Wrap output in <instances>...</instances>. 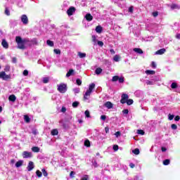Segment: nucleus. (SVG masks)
<instances>
[{"mask_svg": "<svg viewBox=\"0 0 180 180\" xmlns=\"http://www.w3.org/2000/svg\"><path fill=\"white\" fill-rule=\"evenodd\" d=\"M15 41L18 44V49H20V50H25V49H26L25 44H26V43H29V39H22V37L18 36L15 37Z\"/></svg>", "mask_w": 180, "mask_h": 180, "instance_id": "f257e3e1", "label": "nucleus"}, {"mask_svg": "<svg viewBox=\"0 0 180 180\" xmlns=\"http://www.w3.org/2000/svg\"><path fill=\"white\" fill-rule=\"evenodd\" d=\"M134 101L133 99L130 98L129 99V95L127 94H122L121 96V100L120 103H122V105H124V103H127L128 106H130V105H133Z\"/></svg>", "mask_w": 180, "mask_h": 180, "instance_id": "f03ea898", "label": "nucleus"}, {"mask_svg": "<svg viewBox=\"0 0 180 180\" xmlns=\"http://www.w3.org/2000/svg\"><path fill=\"white\" fill-rule=\"evenodd\" d=\"M94 83H92L89 86V89L86 91L85 94L84 95V101H87V99H89L88 96H91V94H92V91H94Z\"/></svg>", "mask_w": 180, "mask_h": 180, "instance_id": "7ed1b4c3", "label": "nucleus"}, {"mask_svg": "<svg viewBox=\"0 0 180 180\" xmlns=\"http://www.w3.org/2000/svg\"><path fill=\"white\" fill-rule=\"evenodd\" d=\"M58 91L60 94H65L67 92V84H60L58 85Z\"/></svg>", "mask_w": 180, "mask_h": 180, "instance_id": "20e7f679", "label": "nucleus"}, {"mask_svg": "<svg viewBox=\"0 0 180 180\" xmlns=\"http://www.w3.org/2000/svg\"><path fill=\"white\" fill-rule=\"evenodd\" d=\"M0 78L3 79V81H8L11 79V75H6L5 72H0Z\"/></svg>", "mask_w": 180, "mask_h": 180, "instance_id": "39448f33", "label": "nucleus"}, {"mask_svg": "<svg viewBox=\"0 0 180 180\" xmlns=\"http://www.w3.org/2000/svg\"><path fill=\"white\" fill-rule=\"evenodd\" d=\"M21 22L23 25H27L29 23V18H27V15L23 14L21 15Z\"/></svg>", "mask_w": 180, "mask_h": 180, "instance_id": "423d86ee", "label": "nucleus"}, {"mask_svg": "<svg viewBox=\"0 0 180 180\" xmlns=\"http://www.w3.org/2000/svg\"><path fill=\"white\" fill-rule=\"evenodd\" d=\"M75 11H76L75 7L71 6L67 11V14L68 15V16H72V15H74V13L75 12Z\"/></svg>", "mask_w": 180, "mask_h": 180, "instance_id": "0eeeda50", "label": "nucleus"}, {"mask_svg": "<svg viewBox=\"0 0 180 180\" xmlns=\"http://www.w3.org/2000/svg\"><path fill=\"white\" fill-rule=\"evenodd\" d=\"M22 157L23 158H32L33 155H32V152L24 151L22 153Z\"/></svg>", "mask_w": 180, "mask_h": 180, "instance_id": "6e6552de", "label": "nucleus"}, {"mask_svg": "<svg viewBox=\"0 0 180 180\" xmlns=\"http://www.w3.org/2000/svg\"><path fill=\"white\" fill-rule=\"evenodd\" d=\"M27 169L29 172L32 171V169H34V163L32 161H30L27 167Z\"/></svg>", "mask_w": 180, "mask_h": 180, "instance_id": "1a4fd4ad", "label": "nucleus"}, {"mask_svg": "<svg viewBox=\"0 0 180 180\" xmlns=\"http://www.w3.org/2000/svg\"><path fill=\"white\" fill-rule=\"evenodd\" d=\"M104 106L107 108V109H112L113 108V103L110 101H107L105 103Z\"/></svg>", "mask_w": 180, "mask_h": 180, "instance_id": "9d476101", "label": "nucleus"}, {"mask_svg": "<svg viewBox=\"0 0 180 180\" xmlns=\"http://www.w3.org/2000/svg\"><path fill=\"white\" fill-rule=\"evenodd\" d=\"M1 46L4 48V49H9V44H8V41H6V39H3L1 41Z\"/></svg>", "mask_w": 180, "mask_h": 180, "instance_id": "9b49d317", "label": "nucleus"}, {"mask_svg": "<svg viewBox=\"0 0 180 180\" xmlns=\"http://www.w3.org/2000/svg\"><path fill=\"white\" fill-rule=\"evenodd\" d=\"M85 18H86V20H87L88 22H91V20H93L94 16H92V15H91V13H87L85 15Z\"/></svg>", "mask_w": 180, "mask_h": 180, "instance_id": "f8f14e48", "label": "nucleus"}, {"mask_svg": "<svg viewBox=\"0 0 180 180\" xmlns=\"http://www.w3.org/2000/svg\"><path fill=\"white\" fill-rule=\"evenodd\" d=\"M8 101H10V102H15L16 96H15L14 94L10 95L8 97Z\"/></svg>", "mask_w": 180, "mask_h": 180, "instance_id": "ddd939ff", "label": "nucleus"}, {"mask_svg": "<svg viewBox=\"0 0 180 180\" xmlns=\"http://www.w3.org/2000/svg\"><path fill=\"white\" fill-rule=\"evenodd\" d=\"M170 8L172 11H174V9H180V7L178 4H172L170 6Z\"/></svg>", "mask_w": 180, "mask_h": 180, "instance_id": "4468645a", "label": "nucleus"}, {"mask_svg": "<svg viewBox=\"0 0 180 180\" xmlns=\"http://www.w3.org/2000/svg\"><path fill=\"white\" fill-rule=\"evenodd\" d=\"M165 51H166L165 49H161L156 51V54L161 56V55L164 54V53H165Z\"/></svg>", "mask_w": 180, "mask_h": 180, "instance_id": "2eb2a0df", "label": "nucleus"}, {"mask_svg": "<svg viewBox=\"0 0 180 180\" xmlns=\"http://www.w3.org/2000/svg\"><path fill=\"white\" fill-rule=\"evenodd\" d=\"M23 165V160H18L15 163V167L16 168H19L20 167H22Z\"/></svg>", "mask_w": 180, "mask_h": 180, "instance_id": "dca6fc26", "label": "nucleus"}, {"mask_svg": "<svg viewBox=\"0 0 180 180\" xmlns=\"http://www.w3.org/2000/svg\"><path fill=\"white\" fill-rule=\"evenodd\" d=\"M71 75H74V70L70 69L66 74V77L68 78L69 77H71Z\"/></svg>", "mask_w": 180, "mask_h": 180, "instance_id": "f3484780", "label": "nucleus"}, {"mask_svg": "<svg viewBox=\"0 0 180 180\" xmlns=\"http://www.w3.org/2000/svg\"><path fill=\"white\" fill-rule=\"evenodd\" d=\"M77 56L79 57V58H85V57H86V53L78 52Z\"/></svg>", "mask_w": 180, "mask_h": 180, "instance_id": "a211bd4d", "label": "nucleus"}, {"mask_svg": "<svg viewBox=\"0 0 180 180\" xmlns=\"http://www.w3.org/2000/svg\"><path fill=\"white\" fill-rule=\"evenodd\" d=\"M32 151L33 153H39L40 151V148L37 147V146H33L32 148Z\"/></svg>", "mask_w": 180, "mask_h": 180, "instance_id": "6ab92c4d", "label": "nucleus"}, {"mask_svg": "<svg viewBox=\"0 0 180 180\" xmlns=\"http://www.w3.org/2000/svg\"><path fill=\"white\" fill-rule=\"evenodd\" d=\"M134 51H135V53H138V54H143V50L140 48L134 49Z\"/></svg>", "mask_w": 180, "mask_h": 180, "instance_id": "aec40b11", "label": "nucleus"}, {"mask_svg": "<svg viewBox=\"0 0 180 180\" xmlns=\"http://www.w3.org/2000/svg\"><path fill=\"white\" fill-rule=\"evenodd\" d=\"M46 44L48 46H49L50 47H53L54 46V42L53 41L50 40V39H48L46 41Z\"/></svg>", "mask_w": 180, "mask_h": 180, "instance_id": "412c9836", "label": "nucleus"}, {"mask_svg": "<svg viewBox=\"0 0 180 180\" xmlns=\"http://www.w3.org/2000/svg\"><path fill=\"white\" fill-rule=\"evenodd\" d=\"M102 30H103V28L101 25H98L96 27V33H102Z\"/></svg>", "mask_w": 180, "mask_h": 180, "instance_id": "4be33fe9", "label": "nucleus"}, {"mask_svg": "<svg viewBox=\"0 0 180 180\" xmlns=\"http://www.w3.org/2000/svg\"><path fill=\"white\" fill-rule=\"evenodd\" d=\"M51 136H58V130L57 129H53L51 131Z\"/></svg>", "mask_w": 180, "mask_h": 180, "instance_id": "5701e85b", "label": "nucleus"}, {"mask_svg": "<svg viewBox=\"0 0 180 180\" xmlns=\"http://www.w3.org/2000/svg\"><path fill=\"white\" fill-rule=\"evenodd\" d=\"M132 153L135 154V155H139L140 154V149L139 148H135L132 150Z\"/></svg>", "mask_w": 180, "mask_h": 180, "instance_id": "b1692460", "label": "nucleus"}, {"mask_svg": "<svg viewBox=\"0 0 180 180\" xmlns=\"http://www.w3.org/2000/svg\"><path fill=\"white\" fill-rule=\"evenodd\" d=\"M146 74H147L148 75H154V74H155V71H154V70H146Z\"/></svg>", "mask_w": 180, "mask_h": 180, "instance_id": "393cba45", "label": "nucleus"}, {"mask_svg": "<svg viewBox=\"0 0 180 180\" xmlns=\"http://www.w3.org/2000/svg\"><path fill=\"white\" fill-rule=\"evenodd\" d=\"M95 72L96 74V75H99V74L102 73V68H98L96 69Z\"/></svg>", "mask_w": 180, "mask_h": 180, "instance_id": "a878e982", "label": "nucleus"}, {"mask_svg": "<svg viewBox=\"0 0 180 180\" xmlns=\"http://www.w3.org/2000/svg\"><path fill=\"white\" fill-rule=\"evenodd\" d=\"M171 88L172 89H176V88H178V84H176V82L172 83Z\"/></svg>", "mask_w": 180, "mask_h": 180, "instance_id": "bb28decb", "label": "nucleus"}, {"mask_svg": "<svg viewBox=\"0 0 180 180\" xmlns=\"http://www.w3.org/2000/svg\"><path fill=\"white\" fill-rule=\"evenodd\" d=\"M24 120L26 123H30V117H29L28 115H25Z\"/></svg>", "mask_w": 180, "mask_h": 180, "instance_id": "cd10ccee", "label": "nucleus"}, {"mask_svg": "<svg viewBox=\"0 0 180 180\" xmlns=\"http://www.w3.org/2000/svg\"><path fill=\"white\" fill-rule=\"evenodd\" d=\"M84 146L85 147H91V141H89V140H86L84 141Z\"/></svg>", "mask_w": 180, "mask_h": 180, "instance_id": "c85d7f7f", "label": "nucleus"}, {"mask_svg": "<svg viewBox=\"0 0 180 180\" xmlns=\"http://www.w3.org/2000/svg\"><path fill=\"white\" fill-rule=\"evenodd\" d=\"M4 13L7 16H11V11H9V9H8V7H6Z\"/></svg>", "mask_w": 180, "mask_h": 180, "instance_id": "c756f323", "label": "nucleus"}, {"mask_svg": "<svg viewBox=\"0 0 180 180\" xmlns=\"http://www.w3.org/2000/svg\"><path fill=\"white\" fill-rule=\"evenodd\" d=\"M36 174H37V176H38V178H41V176L43 175V173H41V172H40V170H37Z\"/></svg>", "mask_w": 180, "mask_h": 180, "instance_id": "7c9ffc66", "label": "nucleus"}, {"mask_svg": "<svg viewBox=\"0 0 180 180\" xmlns=\"http://www.w3.org/2000/svg\"><path fill=\"white\" fill-rule=\"evenodd\" d=\"M41 172H42L44 176H49V173H47V171H46V169H42Z\"/></svg>", "mask_w": 180, "mask_h": 180, "instance_id": "2f4dec72", "label": "nucleus"}, {"mask_svg": "<svg viewBox=\"0 0 180 180\" xmlns=\"http://www.w3.org/2000/svg\"><path fill=\"white\" fill-rule=\"evenodd\" d=\"M49 81H50V79L49 77H44L43 78V83L44 84H49Z\"/></svg>", "mask_w": 180, "mask_h": 180, "instance_id": "473e14b6", "label": "nucleus"}, {"mask_svg": "<svg viewBox=\"0 0 180 180\" xmlns=\"http://www.w3.org/2000/svg\"><path fill=\"white\" fill-rule=\"evenodd\" d=\"M169 162H170V160L169 159H166L163 161V165H169Z\"/></svg>", "mask_w": 180, "mask_h": 180, "instance_id": "72a5a7b5", "label": "nucleus"}, {"mask_svg": "<svg viewBox=\"0 0 180 180\" xmlns=\"http://www.w3.org/2000/svg\"><path fill=\"white\" fill-rule=\"evenodd\" d=\"M78 105H79V102L75 101V102L72 103V105L73 108H78Z\"/></svg>", "mask_w": 180, "mask_h": 180, "instance_id": "f704fd0d", "label": "nucleus"}, {"mask_svg": "<svg viewBox=\"0 0 180 180\" xmlns=\"http://www.w3.org/2000/svg\"><path fill=\"white\" fill-rule=\"evenodd\" d=\"M32 44L33 45H37L38 44V42H37V39L36 38L33 39L32 40L30 41Z\"/></svg>", "mask_w": 180, "mask_h": 180, "instance_id": "c9c22d12", "label": "nucleus"}, {"mask_svg": "<svg viewBox=\"0 0 180 180\" xmlns=\"http://www.w3.org/2000/svg\"><path fill=\"white\" fill-rule=\"evenodd\" d=\"M118 79H119V76L115 75V76L112 77V82H116V81H118Z\"/></svg>", "mask_w": 180, "mask_h": 180, "instance_id": "e433bc0d", "label": "nucleus"}, {"mask_svg": "<svg viewBox=\"0 0 180 180\" xmlns=\"http://www.w3.org/2000/svg\"><path fill=\"white\" fill-rule=\"evenodd\" d=\"M91 39H92V41L94 42V46H96V37H95L94 35H93L91 37Z\"/></svg>", "mask_w": 180, "mask_h": 180, "instance_id": "4c0bfd02", "label": "nucleus"}, {"mask_svg": "<svg viewBox=\"0 0 180 180\" xmlns=\"http://www.w3.org/2000/svg\"><path fill=\"white\" fill-rule=\"evenodd\" d=\"M84 114H85L86 117H91V114H90V112H89V110H86L84 112Z\"/></svg>", "mask_w": 180, "mask_h": 180, "instance_id": "58836bf2", "label": "nucleus"}, {"mask_svg": "<svg viewBox=\"0 0 180 180\" xmlns=\"http://www.w3.org/2000/svg\"><path fill=\"white\" fill-rule=\"evenodd\" d=\"M120 58V57H119V55H115V56H114V58H113V60H114V61H116V62H117V61H119V59Z\"/></svg>", "mask_w": 180, "mask_h": 180, "instance_id": "ea45409f", "label": "nucleus"}, {"mask_svg": "<svg viewBox=\"0 0 180 180\" xmlns=\"http://www.w3.org/2000/svg\"><path fill=\"white\" fill-rule=\"evenodd\" d=\"M53 53H55V54H61V50H60V49H54L53 50Z\"/></svg>", "mask_w": 180, "mask_h": 180, "instance_id": "a19ab883", "label": "nucleus"}, {"mask_svg": "<svg viewBox=\"0 0 180 180\" xmlns=\"http://www.w3.org/2000/svg\"><path fill=\"white\" fill-rule=\"evenodd\" d=\"M171 127H172V130H176V129H178V126H176V124H172L171 125Z\"/></svg>", "mask_w": 180, "mask_h": 180, "instance_id": "79ce46f5", "label": "nucleus"}, {"mask_svg": "<svg viewBox=\"0 0 180 180\" xmlns=\"http://www.w3.org/2000/svg\"><path fill=\"white\" fill-rule=\"evenodd\" d=\"M118 81L120 84H123L124 82V77H119Z\"/></svg>", "mask_w": 180, "mask_h": 180, "instance_id": "37998d69", "label": "nucleus"}, {"mask_svg": "<svg viewBox=\"0 0 180 180\" xmlns=\"http://www.w3.org/2000/svg\"><path fill=\"white\" fill-rule=\"evenodd\" d=\"M144 131L143 129H139L138 130V134H141V136H144Z\"/></svg>", "mask_w": 180, "mask_h": 180, "instance_id": "c03bdc74", "label": "nucleus"}, {"mask_svg": "<svg viewBox=\"0 0 180 180\" xmlns=\"http://www.w3.org/2000/svg\"><path fill=\"white\" fill-rule=\"evenodd\" d=\"M76 84H77V85H82V81H81L79 79H76Z\"/></svg>", "mask_w": 180, "mask_h": 180, "instance_id": "a18cd8bd", "label": "nucleus"}, {"mask_svg": "<svg viewBox=\"0 0 180 180\" xmlns=\"http://www.w3.org/2000/svg\"><path fill=\"white\" fill-rule=\"evenodd\" d=\"M97 44L100 46V47H103V41H98Z\"/></svg>", "mask_w": 180, "mask_h": 180, "instance_id": "49530a36", "label": "nucleus"}, {"mask_svg": "<svg viewBox=\"0 0 180 180\" xmlns=\"http://www.w3.org/2000/svg\"><path fill=\"white\" fill-rule=\"evenodd\" d=\"M22 74L25 77H27V75H29V71H27V70H25Z\"/></svg>", "mask_w": 180, "mask_h": 180, "instance_id": "de8ad7c7", "label": "nucleus"}, {"mask_svg": "<svg viewBox=\"0 0 180 180\" xmlns=\"http://www.w3.org/2000/svg\"><path fill=\"white\" fill-rule=\"evenodd\" d=\"M112 149L114 150V151H117V150H119V146L114 145Z\"/></svg>", "mask_w": 180, "mask_h": 180, "instance_id": "09e8293b", "label": "nucleus"}, {"mask_svg": "<svg viewBox=\"0 0 180 180\" xmlns=\"http://www.w3.org/2000/svg\"><path fill=\"white\" fill-rule=\"evenodd\" d=\"M169 120H173L174 117H175V115L169 114Z\"/></svg>", "mask_w": 180, "mask_h": 180, "instance_id": "8fccbe9b", "label": "nucleus"}, {"mask_svg": "<svg viewBox=\"0 0 180 180\" xmlns=\"http://www.w3.org/2000/svg\"><path fill=\"white\" fill-rule=\"evenodd\" d=\"M122 113L124 115H129V110L128 109H124L122 110Z\"/></svg>", "mask_w": 180, "mask_h": 180, "instance_id": "3c124183", "label": "nucleus"}, {"mask_svg": "<svg viewBox=\"0 0 180 180\" xmlns=\"http://www.w3.org/2000/svg\"><path fill=\"white\" fill-rule=\"evenodd\" d=\"M152 15L154 18H157V16H158V11L152 13Z\"/></svg>", "mask_w": 180, "mask_h": 180, "instance_id": "603ef678", "label": "nucleus"}, {"mask_svg": "<svg viewBox=\"0 0 180 180\" xmlns=\"http://www.w3.org/2000/svg\"><path fill=\"white\" fill-rule=\"evenodd\" d=\"M151 67H152L153 68H157V65L155 64V62L153 61V62L151 63Z\"/></svg>", "mask_w": 180, "mask_h": 180, "instance_id": "864d4df0", "label": "nucleus"}, {"mask_svg": "<svg viewBox=\"0 0 180 180\" xmlns=\"http://www.w3.org/2000/svg\"><path fill=\"white\" fill-rule=\"evenodd\" d=\"M60 112L65 113V112H67V108H65V107H62Z\"/></svg>", "mask_w": 180, "mask_h": 180, "instance_id": "5fc2aeb1", "label": "nucleus"}, {"mask_svg": "<svg viewBox=\"0 0 180 180\" xmlns=\"http://www.w3.org/2000/svg\"><path fill=\"white\" fill-rule=\"evenodd\" d=\"M133 11H134V8L133 6L129 8V12L133 13Z\"/></svg>", "mask_w": 180, "mask_h": 180, "instance_id": "6e6d98bb", "label": "nucleus"}, {"mask_svg": "<svg viewBox=\"0 0 180 180\" xmlns=\"http://www.w3.org/2000/svg\"><path fill=\"white\" fill-rule=\"evenodd\" d=\"M174 120H175V122H179V120H180V117H179V115L176 116V117H174Z\"/></svg>", "mask_w": 180, "mask_h": 180, "instance_id": "4d7b16f0", "label": "nucleus"}, {"mask_svg": "<svg viewBox=\"0 0 180 180\" xmlns=\"http://www.w3.org/2000/svg\"><path fill=\"white\" fill-rule=\"evenodd\" d=\"M101 120H103V122H105V120H106V115H101Z\"/></svg>", "mask_w": 180, "mask_h": 180, "instance_id": "13d9d810", "label": "nucleus"}, {"mask_svg": "<svg viewBox=\"0 0 180 180\" xmlns=\"http://www.w3.org/2000/svg\"><path fill=\"white\" fill-rule=\"evenodd\" d=\"M17 61H18V60L16 59L15 57H14V58H12V62H13L14 64H16Z\"/></svg>", "mask_w": 180, "mask_h": 180, "instance_id": "bf43d9fd", "label": "nucleus"}, {"mask_svg": "<svg viewBox=\"0 0 180 180\" xmlns=\"http://www.w3.org/2000/svg\"><path fill=\"white\" fill-rule=\"evenodd\" d=\"M74 175H75V172H74V171L70 172V176H71V178H72Z\"/></svg>", "mask_w": 180, "mask_h": 180, "instance_id": "052dcab7", "label": "nucleus"}, {"mask_svg": "<svg viewBox=\"0 0 180 180\" xmlns=\"http://www.w3.org/2000/svg\"><path fill=\"white\" fill-rule=\"evenodd\" d=\"M129 167H130V168H134V167H136V165H134V163H130Z\"/></svg>", "mask_w": 180, "mask_h": 180, "instance_id": "680f3d73", "label": "nucleus"}, {"mask_svg": "<svg viewBox=\"0 0 180 180\" xmlns=\"http://www.w3.org/2000/svg\"><path fill=\"white\" fill-rule=\"evenodd\" d=\"M115 134L116 137H119V136H120L121 134H120V131H118L115 132Z\"/></svg>", "mask_w": 180, "mask_h": 180, "instance_id": "e2e57ef3", "label": "nucleus"}, {"mask_svg": "<svg viewBox=\"0 0 180 180\" xmlns=\"http://www.w3.org/2000/svg\"><path fill=\"white\" fill-rule=\"evenodd\" d=\"M105 133H106V134L109 133V127H106L105 128Z\"/></svg>", "mask_w": 180, "mask_h": 180, "instance_id": "0e129e2a", "label": "nucleus"}, {"mask_svg": "<svg viewBox=\"0 0 180 180\" xmlns=\"http://www.w3.org/2000/svg\"><path fill=\"white\" fill-rule=\"evenodd\" d=\"M146 84H147V85H153V82H151V81H148V82H146Z\"/></svg>", "mask_w": 180, "mask_h": 180, "instance_id": "69168bd1", "label": "nucleus"}, {"mask_svg": "<svg viewBox=\"0 0 180 180\" xmlns=\"http://www.w3.org/2000/svg\"><path fill=\"white\" fill-rule=\"evenodd\" d=\"M162 151L163 153H165V151H167V148H165V147H162Z\"/></svg>", "mask_w": 180, "mask_h": 180, "instance_id": "338daca9", "label": "nucleus"}, {"mask_svg": "<svg viewBox=\"0 0 180 180\" xmlns=\"http://www.w3.org/2000/svg\"><path fill=\"white\" fill-rule=\"evenodd\" d=\"M176 39H178L179 40V39H180V34H176Z\"/></svg>", "mask_w": 180, "mask_h": 180, "instance_id": "774afa93", "label": "nucleus"}]
</instances>
